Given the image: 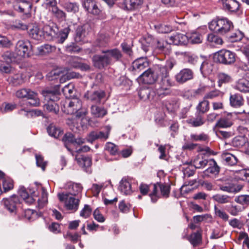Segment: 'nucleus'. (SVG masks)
<instances>
[{
	"mask_svg": "<svg viewBox=\"0 0 249 249\" xmlns=\"http://www.w3.org/2000/svg\"><path fill=\"white\" fill-rule=\"evenodd\" d=\"M41 93L46 102L43 107L44 110L57 114L59 111V107L56 102L59 100L60 86L56 85L53 88L46 89L42 91Z\"/></svg>",
	"mask_w": 249,
	"mask_h": 249,
	"instance_id": "obj_1",
	"label": "nucleus"
},
{
	"mask_svg": "<svg viewBox=\"0 0 249 249\" xmlns=\"http://www.w3.org/2000/svg\"><path fill=\"white\" fill-rule=\"evenodd\" d=\"M159 80L155 85L154 89L157 97L162 98L172 93L171 88L174 85V82L169 75L160 74Z\"/></svg>",
	"mask_w": 249,
	"mask_h": 249,
	"instance_id": "obj_2",
	"label": "nucleus"
},
{
	"mask_svg": "<svg viewBox=\"0 0 249 249\" xmlns=\"http://www.w3.org/2000/svg\"><path fill=\"white\" fill-rule=\"evenodd\" d=\"M210 30L220 35H225L233 28L231 21L226 18L216 17L209 23Z\"/></svg>",
	"mask_w": 249,
	"mask_h": 249,
	"instance_id": "obj_3",
	"label": "nucleus"
},
{
	"mask_svg": "<svg viewBox=\"0 0 249 249\" xmlns=\"http://www.w3.org/2000/svg\"><path fill=\"white\" fill-rule=\"evenodd\" d=\"M29 190L30 194L36 197H38L37 199L38 208L41 209L44 207L48 202V193L42 184L35 182L29 188Z\"/></svg>",
	"mask_w": 249,
	"mask_h": 249,
	"instance_id": "obj_4",
	"label": "nucleus"
},
{
	"mask_svg": "<svg viewBox=\"0 0 249 249\" xmlns=\"http://www.w3.org/2000/svg\"><path fill=\"white\" fill-rule=\"evenodd\" d=\"M170 191V186L167 184L157 183L153 184L152 192L149 194L151 201L155 203L161 196L168 197Z\"/></svg>",
	"mask_w": 249,
	"mask_h": 249,
	"instance_id": "obj_5",
	"label": "nucleus"
},
{
	"mask_svg": "<svg viewBox=\"0 0 249 249\" xmlns=\"http://www.w3.org/2000/svg\"><path fill=\"white\" fill-rule=\"evenodd\" d=\"M160 75L159 69L157 66L153 69L149 68L141 74L137 80L139 83L145 84H152L154 83Z\"/></svg>",
	"mask_w": 249,
	"mask_h": 249,
	"instance_id": "obj_6",
	"label": "nucleus"
},
{
	"mask_svg": "<svg viewBox=\"0 0 249 249\" xmlns=\"http://www.w3.org/2000/svg\"><path fill=\"white\" fill-rule=\"evenodd\" d=\"M16 96L18 98L30 100L28 104L32 106L36 107L40 104L37 93L29 89L23 88L17 90Z\"/></svg>",
	"mask_w": 249,
	"mask_h": 249,
	"instance_id": "obj_7",
	"label": "nucleus"
},
{
	"mask_svg": "<svg viewBox=\"0 0 249 249\" xmlns=\"http://www.w3.org/2000/svg\"><path fill=\"white\" fill-rule=\"evenodd\" d=\"M59 201L64 203L67 209L74 212L77 211L79 204V199L76 198L74 196L67 193H59L57 194Z\"/></svg>",
	"mask_w": 249,
	"mask_h": 249,
	"instance_id": "obj_8",
	"label": "nucleus"
},
{
	"mask_svg": "<svg viewBox=\"0 0 249 249\" xmlns=\"http://www.w3.org/2000/svg\"><path fill=\"white\" fill-rule=\"evenodd\" d=\"M32 45L28 40H19L16 45L15 53L20 61L23 57H29L31 55Z\"/></svg>",
	"mask_w": 249,
	"mask_h": 249,
	"instance_id": "obj_9",
	"label": "nucleus"
},
{
	"mask_svg": "<svg viewBox=\"0 0 249 249\" xmlns=\"http://www.w3.org/2000/svg\"><path fill=\"white\" fill-rule=\"evenodd\" d=\"M214 58L220 63L231 65L235 61V54L229 50H222L215 54Z\"/></svg>",
	"mask_w": 249,
	"mask_h": 249,
	"instance_id": "obj_10",
	"label": "nucleus"
},
{
	"mask_svg": "<svg viewBox=\"0 0 249 249\" xmlns=\"http://www.w3.org/2000/svg\"><path fill=\"white\" fill-rule=\"evenodd\" d=\"M135 179L128 177L123 178L120 182L119 189L124 195L131 194L137 187Z\"/></svg>",
	"mask_w": 249,
	"mask_h": 249,
	"instance_id": "obj_11",
	"label": "nucleus"
},
{
	"mask_svg": "<svg viewBox=\"0 0 249 249\" xmlns=\"http://www.w3.org/2000/svg\"><path fill=\"white\" fill-rule=\"evenodd\" d=\"M14 187V181L5 174L0 171V195L3 193H6Z\"/></svg>",
	"mask_w": 249,
	"mask_h": 249,
	"instance_id": "obj_12",
	"label": "nucleus"
},
{
	"mask_svg": "<svg viewBox=\"0 0 249 249\" xmlns=\"http://www.w3.org/2000/svg\"><path fill=\"white\" fill-rule=\"evenodd\" d=\"M62 141L65 146L69 151H71L70 145H80L85 143V140L82 138L79 137L75 138L74 135L71 133H66L63 137Z\"/></svg>",
	"mask_w": 249,
	"mask_h": 249,
	"instance_id": "obj_13",
	"label": "nucleus"
},
{
	"mask_svg": "<svg viewBox=\"0 0 249 249\" xmlns=\"http://www.w3.org/2000/svg\"><path fill=\"white\" fill-rule=\"evenodd\" d=\"M92 61L94 66L99 69H103L111 64L109 58L105 54L94 55L92 57Z\"/></svg>",
	"mask_w": 249,
	"mask_h": 249,
	"instance_id": "obj_14",
	"label": "nucleus"
},
{
	"mask_svg": "<svg viewBox=\"0 0 249 249\" xmlns=\"http://www.w3.org/2000/svg\"><path fill=\"white\" fill-rule=\"evenodd\" d=\"M43 34V38L46 40H51L57 35L59 30L57 26L54 24L45 25L42 29Z\"/></svg>",
	"mask_w": 249,
	"mask_h": 249,
	"instance_id": "obj_15",
	"label": "nucleus"
},
{
	"mask_svg": "<svg viewBox=\"0 0 249 249\" xmlns=\"http://www.w3.org/2000/svg\"><path fill=\"white\" fill-rule=\"evenodd\" d=\"M82 107V102L78 99H74L64 105L62 109L68 114H74L75 111Z\"/></svg>",
	"mask_w": 249,
	"mask_h": 249,
	"instance_id": "obj_16",
	"label": "nucleus"
},
{
	"mask_svg": "<svg viewBox=\"0 0 249 249\" xmlns=\"http://www.w3.org/2000/svg\"><path fill=\"white\" fill-rule=\"evenodd\" d=\"M139 95L140 98L144 101H156L159 97H157L155 89L143 88L140 90Z\"/></svg>",
	"mask_w": 249,
	"mask_h": 249,
	"instance_id": "obj_17",
	"label": "nucleus"
},
{
	"mask_svg": "<svg viewBox=\"0 0 249 249\" xmlns=\"http://www.w3.org/2000/svg\"><path fill=\"white\" fill-rule=\"evenodd\" d=\"M18 202V197L16 195L12 196L9 198H3L2 200L4 207L10 213L16 211V206Z\"/></svg>",
	"mask_w": 249,
	"mask_h": 249,
	"instance_id": "obj_18",
	"label": "nucleus"
},
{
	"mask_svg": "<svg viewBox=\"0 0 249 249\" xmlns=\"http://www.w3.org/2000/svg\"><path fill=\"white\" fill-rule=\"evenodd\" d=\"M219 187L220 190L230 193H236L241 189V187L236 186L229 179H226L219 184Z\"/></svg>",
	"mask_w": 249,
	"mask_h": 249,
	"instance_id": "obj_19",
	"label": "nucleus"
},
{
	"mask_svg": "<svg viewBox=\"0 0 249 249\" xmlns=\"http://www.w3.org/2000/svg\"><path fill=\"white\" fill-rule=\"evenodd\" d=\"M169 44L175 45H185L188 42L187 35L181 33H177L168 38Z\"/></svg>",
	"mask_w": 249,
	"mask_h": 249,
	"instance_id": "obj_20",
	"label": "nucleus"
},
{
	"mask_svg": "<svg viewBox=\"0 0 249 249\" xmlns=\"http://www.w3.org/2000/svg\"><path fill=\"white\" fill-rule=\"evenodd\" d=\"M194 73L190 69H183L175 76L176 81L179 83H184L193 79Z\"/></svg>",
	"mask_w": 249,
	"mask_h": 249,
	"instance_id": "obj_21",
	"label": "nucleus"
},
{
	"mask_svg": "<svg viewBox=\"0 0 249 249\" xmlns=\"http://www.w3.org/2000/svg\"><path fill=\"white\" fill-rule=\"evenodd\" d=\"M187 123L193 127H198L202 126L206 123L204 116L200 113H196L186 121Z\"/></svg>",
	"mask_w": 249,
	"mask_h": 249,
	"instance_id": "obj_22",
	"label": "nucleus"
},
{
	"mask_svg": "<svg viewBox=\"0 0 249 249\" xmlns=\"http://www.w3.org/2000/svg\"><path fill=\"white\" fill-rule=\"evenodd\" d=\"M142 2L143 0H124L120 7L125 10L132 11L138 8Z\"/></svg>",
	"mask_w": 249,
	"mask_h": 249,
	"instance_id": "obj_23",
	"label": "nucleus"
},
{
	"mask_svg": "<svg viewBox=\"0 0 249 249\" xmlns=\"http://www.w3.org/2000/svg\"><path fill=\"white\" fill-rule=\"evenodd\" d=\"M149 63L146 57H140L133 61L132 64L133 70L141 71L149 67Z\"/></svg>",
	"mask_w": 249,
	"mask_h": 249,
	"instance_id": "obj_24",
	"label": "nucleus"
},
{
	"mask_svg": "<svg viewBox=\"0 0 249 249\" xmlns=\"http://www.w3.org/2000/svg\"><path fill=\"white\" fill-rule=\"evenodd\" d=\"M109 132L104 133L102 131H93L87 135L86 140L87 142L92 143L97 139L106 140L108 138Z\"/></svg>",
	"mask_w": 249,
	"mask_h": 249,
	"instance_id": "obj_25",
	"label": "nucleus"
},
{
	"mask_svg": "<svg viewBox=\"0 0 249 249\" xmlns=\"http://www.w3.org/2000/svg\"><path fill=\"white\" fill-rule=\"evenodd\" d=\"M169 44V40L164 43L163 41H157L154 52L156 53H162L164 54H168L171 52V48Z\"/></svg>",
	"mask_w": 249,
	"mask_h": 249,
	"instance_id": "obj_26",
	"label": "nucleus"
},
{
	"mask_svg": "<svg viewBox=\"0 0 249 249\" xmlns=\"http://www.w3.org/2000/svg\"><path fill=\"white\" fill-rule=\"evenodd\" d=\"M233 121L232 114L228 113L217 121L215 126L219 128L230 127L233 124Z\"/></svg>",
	"mask_w": 249,
	"mask_h": 249,
	"instance_id": "obj_27",
	"label": "nucleus"
},
{
	"mask_svg": "<svg viewBox=\"0 0 249 249\" xmlns=\"http://www.w3.org/2000/svg\"><path fill=\"white\" fill-rule=\"evenodd\" d=\"M102 52L103 54H105L106 56L109 58L111 64L113 63V59L115 61H120L123 57V54L121 51L117 48L108 49L103 51Z\"/></svg>",
	"mask_w": 249,
	"mask_h": 249,
	"instance_id": "obj_28",
	"label": "nucleus"
},
{
	"mask_svg": "<svg viewBox=\"0 0 249 249\" xmlns=\"http://www.w3.org/2000/svg\"><path fill=\"white\" fill-rule=\"evenodd\" d=\"M204 32L201 29H198L187 35L188 41L192 44H198L202 42L203 36Z\"/></svg>",
	"mask_w": 249,
	"mask_h": 249,
	"instance_id": "obj_29",
	"label": "nucleus"
},
{
	"mask_svg": "<svg viewBox=\"0 0 249 249\" xmlns=\"http://www.w3.org/2000/svg\"><path fill=\"white\" fill-rule=\"evenodd\" d=\"M177 61L173 58H170L166 61L164 66L157 65L159 69L160 74L169 75V71L176 65Z\"/></svg>",
	"mask_w": 249,
	"mask_h": 249,
	"instance_id": "obj_30",
	"label": "nucleus"
},
{
	"mask_svg": "<svg viewBox=\"0 0 249 249\" xmlns=\"http://www.w3.org/2000/svg\"><path fill=\"white\" fill-rule=\"evenodd\" d=\"M221 157L224 163L229 166L235 165L239 161L236 155L228 152L223 153Z\"/></svg>",
	"mask_w": 249,
	"mask_h": 249,
	"instance_id": "obj_31",
	"label": "nucleus"
},
{
	"mask_svg": "<svg viewBox=\"0 0 249 249\" xmlns=\"http://www.w3.org/2000/svg\"><path fill=\"white\" fill-rule=\"evenodd\" d=\"M208 164H209V167L204 171L205 176H209L210 174L217 175L219 174L220 167L214 159L210 160Z\"/></svg>",
	"mask_w": 249,
	"mask_h": 249,
	"instance_id": "obj_32",
	"label": "nucleus"
},
{
	"mask_svg": "<svg viewBox=\"0 0 249 249\" xmlns=\"http://www.w3.org/2000/svg\"><path fill=\"white\" fill-rule=\"evenodd\" d=\"M83 6L87 11L93 15H98L101 12L95 2L91 0H86L84 2Z\"/></svg>",
	"mask_w": 249,
	"mask_h": 249,
	"instance_id": "obj_33",
	"label": "nucleus"
},
{
	"mask_svg": "<svg viewBox=\"0 0 249 249\" xmlns=\"http://www.w3.org/2000/svg\"><path fill=\"white\" fill-rule=\"evenodd\" d=\"M105 93L104 91L99 90L93 92H88L85 96L89 100L94 103H100L101 99L104 97Z\"/></svg>",
	"mask_w": 249,
	"mask_h": 249,
	"instance_id": "obj_34",
	"label": "nucleus"
},
{
	"mask_svg": "<svg viewBox=\"0 0 249 249\" xmlns=\"http://www.w3.org/2000/svg\"><path fill=\"white\" fill-rule=\"evenodd\" d=\"M66 187L70 191L69 194L73 196H75L81 193L83 189L81 184L72 182H68Z\"/></svg>",
	"mask_w": 249,
	"mask_h": 249,
	"instance_id": "obj_35",
	"label": "nucleus"
},
{
	"mask_svg": "<svg viewBox=\"0 0 249 249\" xmlns=\"http://www.w3.org/2000/svg\"><path fill=\"white\" fill-rule=\"evenodd\" d=\"M230 102L231 106L234 107H239L244 105V99L239 93H235L231 95L230 98Z\"/></svg>",
	"mask_w": 249,
	"mask_h": 249,
	"instance_id": "obj_36",
	"label": "nucleus"
},
{
	"mask_svg": "<svg viewBox=\"0 0 249 249\" xmlns=\"http://www.w3.org/2000/svg\"><path fill=\"white\" fill-rule=\"evenodd\" d=\"M188 239L194 247L199 245L202 242L201 231L193 232L188 237Z\"/></svg>",
	"mask_w": 249,
	"mask_h": 249,
	"instance_id": "obj_37",
	"label": "nucleus"
},
{
	"mask_svg": "<svg viewBox=\"0 0 249 249\" xmlns=\"http://www.w3.org/2000/svg\"><path fill=\"white\" fill-rule=\"evenodd\" d=\"M3 60L7 63H19L20 58H18L16 53L6 51L2 55Z\"/></svg>",
	"mask_w": 249,
	"mask_h": 249,
	"instance_id": "obj_38",
	"label": "nucleus"
},
{
	"mask_svg": "<svg viewBox=\"0 0 249 249\" xmlns=\"http://www.w3.org/2000/svg\"><path fill=\"white\" fill-rule=\"evenodd\" d=\"M223 7L230 12H235L238 10L239 4L235 0H225L223 1Z\"/></svg>",
	"mask_w": 249,
	"mask_h": 249,
	"instance_id": "obj_39",
	"label": "nucleus"
},
{
	"mask_svg": "<svg viewBox=\"0 0 249 249\" xmlns=\"http://www.w3.org/2000/svg\"><path fill=\"white\" fill-rule=\"evenodd\" d=\"M26 78V76L21 73L14 74L9 78L10 82L15 86H19L24 83Z\"/></svg>",
	"mask_w": 249,
	"mask_h": 249,
	"instance_id": "obj_40",
	"label": "nucleus"
},
{
	"mask_svg": "<svg viewBox=\"0 0 249 249\" xmlns=\"http://www.w3.org/2000/svg\"><path fill=\"white\" fill-rule=\"evenodd\" d=\"M56 48L54 46L49 44H45L37 48V54L38 55H45L54 52Z\"/></svg>",
	"mask_w": 249,
	"mask_h": 249,
	"instance_id": "obj_41",
	"label": "nucleus"
},
{
	"mask_svg": "<svg viewBox=\"0 0 249 249\" xmlns=\"http://www.w3.org/2000/svg\"><path fill=\"white\" fill-rule=\"evenodd\" d=\"M209 160L204 159L201 156L196 157L192 160V163L194 166L197 169L205 167L209 163Z\"/></svg>",
	"mask_w": 249,
	"mask_h": 249,
	"instance_id": "obj_42",
	"label": "nucleus"
},
{
	"mask_svg": "<svg viewBox=\"0 0 249 249\" xmlns=\"http://www.w3.org/2000/svg\"><path fill=\"white\" fill-rule=\"evenodd\" d=\"M29 34L33 38L40 40L43 39L42 30H40L37 26H34L32 28L29 29Z\"/></svg>",
	"mask_w": 249,
	"mask_h": 249,
	"instance_id": "obj_43",
	"label": "nucleus"
},
{
	"mask_svg": "<svg viewBox=\"0 0 249 249\" xmlns=\"http://www.w3.org/2000/svg\"><path fill=\"white\" fill-rule=\"evenodd\" d=\"M32 8V4L30 2L27 1H21L16 6V9L21 13L25 14H28Z\"/></svg>",
	"mask_w": 249,
	"mask_h": 249,
	"instance_id": "obj_44",
	"label": "nucleus"
},
{
	"mask_svg": "<svg viewBox=\"0 0 249 249\" xmlns=\"http://www.w3.org/2000/svg\"><path fill=\"white\" fill-rule=\"evenodd\" d=\"M248 144L247 138L243 136L235 137L232 141V145L234 147L241 148Z\"/></svg>",
	"mask_w": 249,
	"mask_h": 249,
	"instance_id": "obj_45",
	"label": "nucleus"
},
{
	"mask_svg": "<svg viewBox=\"0 0 249 249\" xmlns=\"http://www.w3.org/2000/svg\"><path fill=\"white\" fill-rule=\"evenodd\" d=\"M154 27L156 31L160 34H168L173 30L171 25L165 23H159L155 25Z\"/></svg>",
	"mask_w": 249,
	"mask_h": 249,
	"instance_id": "obj_46",
	"label": "nucleus"
},
{
	"mask_svg": "<svg viewBox=\"0 0 249 249\" xmlns=\"http://www.w3.org/2000/svg\"><path fill=\"white\" fill-rule=\"evenodd\" d=\"M181 54L183 56L184 59L191 64H196L198 60V57L196 55L190 52H182Z\"/></svg>",
	"mask_w": 249,
	"mask_h": 249,
	"instance_id": "obj_47",
	"label": "nucleus"
},
{
	"mask_svg": "<svg viewBox=\"0 0 249 249\" xmlns=\"http://www.w3.org/2000/svg\"><path fill=\"white\" fill-rule=\"evenodd\" d=\"M212 198L220 204H225L230 203L231 197L226 195L216 194L213 196Z\"/></svg>",
	"mask_w": 249,
	"mask_h": 249,
	"instance_id": "obj_48",
	"label": "nucleus"
},
{
	"mask_svg": "<svg viewBox=\"0 0 249 249\" xmlns=\"http://www.w3.org/2000/svg\"><path fill=\"white\" fill-rule=\"evenodd\" d=\"M190 139L193 141H200L208 142L210 140L209 136L208 134L204 133H201L199 134H191Z\"/></svg>",
	"mask_w": 249,
	"mask_h": 249,
	"instance_id": "obj_49",
	"label": "nucleus"
},
{
	"mask_svg": "<svg viewBox=\"0 0 249 249\" xmlns=\"http://www.w3.org/2000/svg\"><path fill=\"white\" fill-rule=\"evenodd\" d=\"M50 11H51L53 15L58 19L60 20L65 19L66 16V13L63 10L60 9L57 5L52 8L51 9H50Z\"/></svg>",
	"mask_w": 249,
	"mask_h": 249,
	"instance_id": "obj_50",
	"label": "nucleus"
},
{
	"mask_svg": "<svg viewBox=\"0 0 249 249\" xmlns=\"http://www.w3.org/2000/svg\"><path fill=\"white\" fill-rule=\"evenodd\" d=\"M236 89L242 92H249V81L247 80H240L236 85Z\"/></svg>",
	"mask_w": 249,
	"mask_h": 249,
	"instance_id": "obj_51",
	"label": "nucleus"
},
{
	"mask_svg": "<svg viewBox=\"0 0 249 249\" xmlns=\"http://www.w3.org/2000/svg\"><path fill=\"white\" fill-rule=\"evenodd\" d=\"M91 112L96 117H103L107 114V111L104 108L97 106H91Z\"/></svg>",
	"mask_w": 249,
	"mask_h": 249,
	"instance_id": "obj_52",
	"label": "nucleus"
},
{
	"mask_svg": "<svg viewBox=\"0 0 249 249\" xmlns=\"http://www.w3.org/2000/svg\"><path fill=\"white\" fill-rule=\"evenodd\" d=\"M63 7L68 12L76 13L79 11V5L76 2H65Z\"/></svg>",
	"mask_w": 249,
	"mask_h": 249,
	"instance_id": "obj_53",
	"label": "nucleus"
},
{
	"mask_svg": "<svg viewBox=\"0 0 249 249\" xmlns=\"http://www.w3.org/2000/svg\"><path fill=\"white\" fill-rule=\"evenodd\" d=\"M105 150L111 155L115 156L119 154L118 146L112 142H107L106 144Z\"/></svg>",
	"mask_w": 249,
	"mask_h": 249,
	"instance_id": "obj_54",
	"label": "nucleus"
},
{
	"mask_svg": "<svg viewBox=\"0 0 249 249\" xmlns=\"http://www.w3.org/2000/svg\"><path fill=\"white\" fill-rule=\"evenodd\" d=\"M47 132L49 135L55 138H58L62 133L60 128L52 124L47 127Z\"/></svg>",
	"mask_w": 249,
	"mask_h": 249,
	"instance_id": "obj_55",
	"label": "nucleus"
},
{
	"mask_svg": "<svg viewBox=\"0 0 249 249\" xmlns=\"http://www.w3.org/2000/svg\"><path fill=\"white\" fill-rule=\"evenodd\" d=\"M218 86L221 87L223 84L229 83L232 81L231 76L224 73H220L218 75Z\"/></svg>",
	"mask_w": 249,
	"mask_h": 249,
	"instance_id": "obj_56",
	"label": "nucleus"
},
{
	"mask_svg": "<svg viewBox=\"0 0 249 249\" xmlns=\"http://www.w3.org/2000/svg\"><path fill=\"white\" fill-rule=\"evenodd\" d=\"M207 40L212 45H221L223 40L221 37L213 34H210L207 36Z\"/></svg>",
	"mask_w": 249,
	"mask_h": 249,
	"instance_id": "obj_57",
	"label": "nucleus"
},
{
	"mask_svg": "<svg viewBox=\"0 0 249 249\" xmlns=\"http://www.w3.org/2000/svg\"><path fill=\"white\" fill-rule=\"evenodd\" d=\"M196 109L200 113L204 114L207 112L209 109V101H208L207 99H205V97H204L203 100L199 102L196 107Z\"/></svg>",
	"mask_w": 249,
	"mask_h": 249,
	"instance_id": "obj_58",
	"label": "nucleus"
},
{
	"mask_svg": "<svg viewBox=\"0 0 249 249\" xmlns=\"http://www.w3.org/2000/svg\"><path fill=\"white\" fill-rule=\"evenodd\" d=\"M86 36V31L83 26H79L76 31L75 40L77 42H83Z\"/></svg>",
	"mask_w": 249,
	"mask_h": 249,
	"instance_id": "obj_59",
	"label": "nucleus"
},
{
	"mask_svg": "<svg viewBox=\"0 0 249 249\" xmlns=\"http://www.w3.org/2000/svg\"><path fill=\"white\" fill-rule=\"evenodd\" d=\"M78 162L83 168H88L91 165L92 159L89 157L82 156L77 160Z\"/></svg>",
	"mask_w": 249,
	"mask_h": 249,
	"instance_id": "obj_60",
	"label": "nucleus"
},
{
	"mask_svg": "<svg viewBox=\"0 0 249 249\" xmlns=\"http://www.w3.org/2000/svg\"><path fill=\"white\" fill-rule=\"evenodd\" d=\"M235 201L242 205L245 208L249 205V195H241L236 196Z\"/></svg>",
	"mask_w": 249,
	"mask_h": 249,
	"instance_id": "obj_61",
	"label": "nucleus"
},
{
	"mask_svg": "<svg viewBox=\"0 0 249 249\" xmlns=\"http://www.w3.org/2000/svg\"><path fill=\"white\" fill-rule=\"evenodd\" d=\"M92 211L91 207L89 205L85 204L80 212V216L85 219L88 218L91 215Z\"/></svg>",
	"mask_w": 249,
	"mask_h": 249,
	"instance_id": "obj_62",
	"label": "nucleus"
},
{
	"mask_svg": "<svg viewBox=\"0 0 249 249\" xmlns=\"http://www.w3.org/2000/svg\"><path fill=\"white\" fill-rule=\"evenodd\" d=\"M12 45V41L7 37L0 35V47L9 48Z\"/></svg>",
	"mask_w": 249,
	"mask_h": 249,
	"instance_id": "obj_63",
	"label": "nucleus"
},
{
	"mask_svg": "<svg viewBox=\"0 0 249 249\" xmlns=\"http://www.w3.org/2000/svg\"><path fill=\"white\" fill-rule=\"evenodd\" d=\"M245 209L244 206L238 205H232L229 209L230 213L233 216L237 215L239 213L241 212Z\"/></svg>",
	"mask_w": 249,
	"mask_h": 249,
	"instance_id": "obj_64",
	"label": "nucleus"
}]
</instances>
